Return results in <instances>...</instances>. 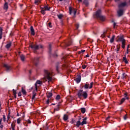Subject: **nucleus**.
Instances as JSON below:
<instances>
[{
  "label": "nucleus",
  "instance_id": "f257e3e1",
  "mask_svg": "<svg viewBox=\"0 0 130 130\" xmlns=\"http://www.w3.org/2000/svg\"><path fill=\"white\" fill-rule=\"evenodd\" d=\"M101 10L99 9L96 11L95 16L96 18H97V19H99L100 20H101V21H102V22H103L105 21V17L101 15Z\"/></svg>",
  "mask_w": 130,
  "mask_h": 130
},
{
  "label": "nucleus",
  "instance_id": "f03ea898",
  "mask_svg": "<svg viewBox=\"0 0 130 130\" xmlns=\"http://www.w3.org/2000/svg\"><path fill=\"white\" fill-rule=\"evenodd\" d=\"M61 67L66 68V64H61V62H57L56 64V71H57V73H59L60 70H62L61 69Z\"/></svg>",
  "mask_w": 130,
  "mask_h": 130
},
{
  "label": "nucleus",
  "instance_id": "7ed1b4c3",
  "mask_svg": "<svg viewBox=\"0 0 130 130\" xmlns=\"http://www.w3.org/2000/svg\"><path fill=\"white\" fill-rule=\"evenodd\" d=\"M94 84V82H91L90 84H89V82H86L84 83V85L82 86V88H84L85 90H87L88 89H92L93 88V84Z\"/></svg>",
  "mask_w": 130,
  "mask_h": 130
},
{
  "label": "nucleus",
  "instance_id": "20e7f679",
  "mask_svg": "<svg viewBox=\"0 0 130 130\" xmlns=\"http://www.w3.org/2000/svg\"><path fill=\"white\" fill-rule=\"evenodd\" d=\"M30 47L31 48V49H33L34 52H36V50H38V49H39V47L40 48H43V46H42V45H33L31 44L30 45Z\"/></svg>",
  "mask_w": 130,
  "mask_h": 130
},
{
  "label": "nucleus",
  "instance_id": "39448f33",
  "mask_svg": "<svg viewBox=\"0 0 130 130\" xmlns=\"http://www.w3.org/2000/svg\"><path fill=\"white\" fill-rule=\"evenodd\" d=\"M51 44H49L48 47L49 56L50 57H57V54H56V53L51 54Z\"/></svg>",
  "mask_w": 130,
  "mask_h": 130
},
{
  "label": "nucleus",
  "instance_id": "423d86ee",
  "mask_svg": "<svg viewBox=\"0 0 130 130\" xmlns=\"http://www.w3.org/2000/svg\"><path fill=\"white\" fill-rule=\"evenodd\" d=\"M47 97L48 98V100L46 101V104H49V102H52V100L50 99L51 97H52V93L47 92Z\"/></svg>",
  "mask_w": 130,
  "mask_h": 130
},
{
  "label": "nucleus",
  "instance_id": "0eeeda50",
  "mask_svg": "<svg viewBox=\"0 0 130 130\" xmlns=\"http://www.w3.org/2000/svg\"><path fill=\"white\" fill-rule=\"evenodd\" d=\"M44 73L46 77L48 80L49 82L52 81V77L50 76V73L47 70H44Z\"/></svg>",
  "mask_w": 130,
  "mask_h": 130
},
{
  "label": "nucleus",
  "instance_id": "6e6552de",
  "mask_svg": "<svg viewBox=\"0 0 130 130\" xmlns=\"http://www.w3.org/2000/svg\"><path fill=\"white\" fill-rule=\"evenodd\" d=\"M4 68H5L6 72L9 73V72H11L12 71V67L9 66L8 64H4Z\"/></svg>",
  "mask_w": 130,
  "mask_h": 130
},
{
  "label": "nucleus",
  "instance_id": "1a4fd4ad",
  "mask_svg": "<svg viewBox=\"0 0 130 130\" xmlns=\"http://www.w3.org/2000/svg\"><path fill=\"white\" fill-rule=\"evenodd\" d=\"M69 12H70V15H72V13H74V16H76V14H77V9H73L72 7H69Z\"/></svg>",
  "mask_w": 130,
  "mask_h": 130
},
{
  "label": "nucleus",
  "instance_id": "9d476101",
  "mask_svg": "<svg viewBox=\"0 0 130 130\" xmlns=\"http://www.w3.org/2000/svg\"><path fill=\"white\" fill-rule=\"evenodd\" d=\"M127 6V3H126V2H124L121 3L120 4L118 5V8H124L125 7Z\"/></svg>",
  "mask_w": 130,
  "mask_h": 130
},
{
  "label": "nucleus",
  "instance_id": "9b49d317",
  "mask_svg": "<svg viewBox=\"0 0 130 130\" xmlns=\"http://www.w3.org/2000/svg\"><path fill=\"white\" fill-rule=\"evenodd\" d=\"M117 42H123V41H125V39L123 38V36H118Z\"/></svg>",
  "mask_w": 130,
  "mask_h": 130
},
{
  "label": "nucleus",
  "instance_id": "f8f14e48",
  "mask_svg": "<svg viewBox=\"0 0 130 130\" xmlns=\"http://www.w3.org/2000/svg\"><path fill=\"white\" fill-rule=\"evenodd\" d=\"M81 80H82L81 75L78 74L77 78L75 79V81H76L77 84H79L81 82Z\"/></svg>",
  "mask_w": 130,
  "mask_h": 130
},
{
  "label": "nucleus",
  "instance_id": "ddd939ff",
  "mask_svg": "<svg viewBox=\"0 0 130 130\" xmlns=\"http://www.w3.org/2000/svg\"><path fill=\"white\" fill-rule=\"evenodd\" d=\"M32 61L34 63H35L36 67H37V66H38V63H39V58H35L34 59H33Z\"/></svg>",
  "mask_w": 130,
  "mask_h": 130
},
{
  "label": "nucleus",
  "instance_id": "4468645a",
  "mask_svg": "<svg viewBox=\"0 0 130 130\" xmlns=\"http://www.w3.org/2000/svg\"><path fill=\"white\" fill-rule=\"evenodd\" d=\"M73 43V41L69 40L68 42H66L64 43V45L65 47H68V46H70V45H72Z\"/></svg>",
  "mask_w": 130,
  "mask_h": 130
},
{
  "label": "nucleus",
  "instance_id": "2eb2a0df",
  "mask_svg": "<svg viewBox=\"0 0 130 130\" xmlns=\"http://www.w3.org/2000/svg\"><path fill=\"white\" fill-rule=\"evenodd\" d=\"M84 91H83V90L80 89L78 91V93H77V96L78 97V98H80V99H81V98H82V95H83V92Z\"/></svg>",
  "mask_w": 130,
  "mask_h": 130
},
{
  "label": "nucleus",
  "instance_id": "dca6fc26",
  "mask_svg": "<svg viewBox=\"0 0 130 130\" xmlns=\"http://www.w3.org/2000/svg\"><path fill=\"white\" fill-rule=\"evenodd\" d=\"M74 125H76L77 127H80V126L82 125V123H81V118H79V120L76 122V124L74 123Z\"/></svg>",
  "mask_w": 130,
  "mask_h": 130
},
{
  "label": "nucleus",
  "instance_id": "f3484780",
  "mask_svg": "<svg viewBox=\"0 0 130 130\" xmlns=\"http://www.w3.org/2000/svg\"><path fill=\"white\" fill-rule=\"evenodd\" d=\"M118 16V17H121L123 15V10L122 9H119L117 11Z\"/></svg>",
  "mask_w": 130,
  "mask_h": 130
},
{
  "label": "nucleus",
  "instance_id": "a211bd4d",
  "mask_svg": "<svg viewBox=\"0 0 130 130\" xmlns=\"http://www.w3.org/2000/svg\"><path fill=\"white\" fill-rule=\"evenodd\" d=\"M3 9H4V10H5L6 11V12H7V11H8V10L9 9V5L8 4V2L5 3Z\"/></svg>",
  "mask_w": 130,
  "mask_h": 130
},
{
  "label": "nucleus",
  "instance_id": "6ab92c4d",
  "mask_svg": "<svg viewBox=\"0 0 130 130\" xmlns=\"http://www.w3.org/2000/svg\"><path fill=\"white\" fill-rule=\"evenodd\" d=\"M11 46H12V42H7V44L5 46L6 48H7V49H9Z\"/></svg>",
  "mask_w": 130,
  "mask_h": 130
},
{
  "label": "nucleus",
  "instance_id": "aec40b11",
  "mask_svg": "<svg viewBox=\"0 0 130 130\" xmlns=\"http://www.w3.org/2000/svg\"><path fill=\"white\" fill-rule=\"evenodd\" d=\"M126 78H127V75H126L125 73H123L122 74V76L121 77V79L123 81H125V79H126Z\"/></svg>",
  "mask_w": 130,
  "mask_h": 130
},
{
  "label": "nucleus",
  "instance_id": "412c9836",
  "mask_svg": "<svg viewBox=\"0 0 130 130\" xmlns=\"http://www.w3.org/2000/svg\"><path fill=\"white\" fill-rule=\"evenodd\" d=\"M82 96L83 97L84 99H87V98H88V93H87V91H83Z\"/></svg>",
  "mask_w": 130,
  "mask_h": 130
},
{
  "label": "nucleus",
  "instance_id": "4be33fe9",
  "mask_svg": "<svg viewBox=\"0 0 130 130\" xmlns=\"http://www.w3.org/2000/svg\"><path fill=\"white\" fill-rule=\"evenodd\" d=\"M30 34L31 35H32V36L35 35V30H34V28L32 26H30Z\"/></svg>",
  "mask_w": 130,
  "mask_h": 130
},
{
  "label": "nucleus",
  "instance_id": "5701e85b",
  "mask_svg": "<svg viewBox=\"0 0 130 130\" xmlns=\"http://www.w3.org/2000/svg\"><path fill=\"white\" fill-rule=\"evenodd\" d=\"M42 84V82H41V81L40 80H37L36 83L35 84L36 90L37 91V84L38 85H41Z\"/></svg>",
  "mask_w": 130,
  "mask_h": 130
},
{
  "label": "nucleus",
  "instance_id": "b1692460",
  "mask_svg": "<svg viewBox=\"0 0 130 130\" xmlns=\"http://www.w3.org/2000/svg\"><path fill=\"white\" fill-rule=\"evenodd\" d=\"M122 60L126 64H127V63H128V61H127V59H126V55H124V57H123Z\"/></svg>",
  "mask_w": 130,
  "mask_h": 130
},
{
  "label": "nucleus",
  "instance_id": "393cba45",
  "mask_svg": "<svg viewBox=\"0 0 130 130\" xmlns=\"http://www.w3.org/2000/svg\"><path fill=\"white\" fill-rule=\"evenodd\" d=\"M87 117H85L83 119L82 122H81V125H84V124H87Z\"/></svg>",
  "mask_w": 130,
  "mask_h": 130
},
{
  "label": "nucleus",
  "instance_id": "a878e982",
  "mask_svg": "<svg viewBox=\"0 0 130 130\" xmlns=\"http://www.w3.org/2000/svg\"><path fill=\"white\" fill-rule=\"evenodd\" d=\"M63 119L64 121H67L69 119V116L67 114H64Z\"/></svg>",
  "mask_w": 130,
  "mask_h": 130
},
{
  "label": "nucleus",
  "instance_id": "bb28decb",
  "mask_svg": "<svg viewBox=\"0 0 130 130\" xmlns=\"http://www.w3.org/2000/svg\"><path fill=\"white\" fill-rule=\"evenodd\" d=\"M12 91H13V95L14 96V98L16 99V98H17V90L13 89Z\"/></svg>",
  "mask_w": 130,
  "mask_h": 130
},
{
  "label": "nucleus",
  "instance_id": "cd10ccee",
  "mask_svg": "<svg viewBox=\"0 0 130 130\" xmlns=\"http://www.w3.org/2000/svg\"><path fill=\"white\" fill-rule=\"evenodd\" d=\"M60 106V105H59V104H58L57 105L56 108L54 109V112H55V111H59Z\"/></svg>",
  "mask_w": 130,
  "mask_h": 130
},
{
  "label": "nucleus",
  "instance_id": "c85d7f7f",
  "mask_svg": "<svg viewBox=\"0 0 130 130\" xmlns=\"http://www.w3.org/2000/svg\"><path fill=\"white\" fill-rule=\"evenodd\" d=\"M115 38V36L113 35L111 39L110 40V43H113V42H114V39Z\"/></svg>",
  "mask_w": 130,
  "mask_h": 130
},
{
  "label": "nucleus",
  "instance_id": "c756f323",
  "mask_svg": "<svg viewBox=\"0 0 130 130\" xmlns=\"http://www.w3.org/2000/svg\"><path fill=\"white\" fill-rule=\"evenodd\" d=\"M25 58H26V57L23 54L20 55V59L22 61H25Z\"/></svg>",
  "mask_w": 130,
  "mask_h": 130
},
{
  "label": "nucleus",
  "instance_id": "7c9ffc66",
  "mask_svg": "<svg viewBox=\"0 0 130 130\" xmlns=\"http://www.w3.org/2000/svg\"><path fill=\"white\" fill-rule=\"evenodd\" d=\"M83 4L86 6L88 7L89 6V2L88 0H84Z\"/></svg>",
  "mask_w": 130,
  "mask_h": 130
},
{
  "label": "nucleus",
  "instance_id": "2f4dec72",
  "mask_svg": "<svg viewBox=\"0 0 130 130\" xmlns=\"http://www.w3.org/2000/svg\"><path fill=\"white\" fill-rule=\"evenodd\" d=\"M122 48L123 49L125 48V41L122 42Z\"/></svg>",
  "mask_w": 130,
  "mask_h": 130
},
{
  "label": "nucleus",
  "instance_id": "473e14b6",
  "mask_svg": "<svg viewBox=\"0 0 130 130\" xmlns=\"http://www.w3.org/2000/svg\"><path fill=\"white\" fill-rule=\"evenodd\" d=\"M44 8L45 9V11H50V7H48V6H45L44 7Z\"/></svg>",
  "mask_w": 130,
  "mask_h": 130
},
{
  "label": "nucleus",
  "instance_id": "72a5a7b5",
  "mask_svg": "<svg viewBox=\"0 0 130 130\" xmlns=\"http://www.w3.org/2000/svg\"><path fill=\"white\" fill-rule=\"evenodd\" d=\"M21 92L23 93V95H26V94H27V92H26V90L24 89V88L23 87H22Z\"/></svg>",
  "mask_w": 130,
  "mask_h": 130
},
{
  "label": "nucleus",
  "instance_id": "f704fd0d",
  "mask_svg": "<svg viewBox=\"0 0 130 130\" xmlns=\"http://www.w3.org/2000/svg\"><path fill=\"white\" fill-rule=\"evenodd\" d=\"M80 110H81L82 113H83V114H84V113H85V112H86V108H81L80 109Z\"/></svg>",
  "mask_w": 130,
  "mask_h": 130
},
{
  "label": "nucleus",
  "instance_id": "c9c22d12",
  "mask_svg": "<svg viewBox=\"0 0 130 130\" xmlns=\"http://www.w3.org/2000/svg\"><path fill=\"white\" fill-rule=\"evenodd\" d=\"M107 33V31L104 32L103 34H102L101 35V37H102V38H105V37H106V36Z\"/></svg>",
  "mask_w": 130,
  "mask_h": 130
},
{
  "label": "nucleus",
  "instance_id": "e433bc0d",
  "mask_svg": "<svg viewBox=\"0 0 130 130\" xmlns=\"http://www.w3.org/2000/svg\"><path fill=\"white\" fill-rule=\"evenodd\" d=\"M116 47H117V53H118V51H119V49H120V45H117Z\"/></svg>",
  "mask_w": 130,
  "mask_h": 130
},
{
  "label": "nucleus",
  "instance_id": "4c0bfd02",
  "mask_svg": "<svg viewBox=\"0 0 130 130\" xmlns=\"http://www.w3.org/2000/svg\"><path fill=\"white\" fill-rule=\"evenodd\" d=\"M55 99L57 101H58L60 99V95L59 94L57 95V96L55 98Z\"/></svg>",
  "mask_w": 130,
  "mask_h": 130
},
{
  "label": "nucleus",
  "instance_id": "58836bf2",
  "mask_svg": "<svg viewBox=\"0 0 130 130\" xmlns=\"http://www.w3.org/2000/svg\"><path fill=\"white\" fill-rule=\"evenodd\" d=\"M39 3H40V1H39V0H35V5H39Z\"/></svg>",
  "mask_w": 130,
  "mask_h": 130
},
{
  "label": "nucleus",
  "instance_id": "ea45409f",
  "mask_svg": "<svg viewBox=\"0 0 130 130\" xmlns=\"http://www.w3.org/2000/svg\"><path fill=\"white\" fill-rule=\"evenodd\" d=\"M57 16L58 19H61V18H62V17H63V15H62L61 14L57 15Z\"/></svg>",
  "mask_w": 130,
  "mask_h": 130
},
{
  "label": "nucleus",
  "instance_id": "a19ab883",
  "mask_svg": "<svg viewBox=\"0 0 130 130\" xmlns=\"http://www.w3.org/2000/svg\"><path fill=\"white\" fill-rule=\"evenodd\" d=\"M124 101H125V98H122V99L121 100L120 104H122V103H123Z\"/></svg>",
  "mask_w": 130,
  "mask_h": 130
},
{
  "label": "nucleus",
  "instance_id": "79ce46f5",
  "mask_svg": "<svg viewBox=\"0 0 130 130\" xmlns=\"http://www.w3.org/2000/svg\"><path fill=\"white\" fill-rule=\"evenodd\" d=\"M17 122L18 124H20V123L21 122V118H19L17 119Z\"/></svg>",
  "mask_w": 130,
  "mask_h": 130
},
{
  "label": "nucleus",
  "instance_id": "37998d69",
  "mask_svg": "<svg viewBox=\"0 0 130 130\" xmlns=\"http://www.w3.org/2000/svg\"><path fill=\"white\" fill-rule=\"evenodd\" d=\"M10 113H8V115L7 116V122L9 121V120H10V118H11V116L10 115Z\"/></svg>",
  "mask_w": 130,
  "mask_h": 130
},
{
  "label": "nucleus",
  "instance_id": "c03bdc74",
  "mask_svg": "<svg viewBox=\"0 0 130 130\" xmlns=\"http://www.w3.org/2000/svg\"><path fill=\"white\" fill-rule=\"evenodd\" d=\"M3 28L0 27V35L3 36Z\"/></svg>",
  "mask_w": 130,
  "mask_h": 130
},
{
  "label": "nucleus",
  "instance_id": "a18cd8bd",
  "mask_svg": "<svg viewBox=\"0 0 130 130\" xmlns=\"http://www.w3.org/2000/svg\"><path fill=\"white\" fill-rule=\"evenodd\" d=\"M127 114H126L124 116H123V119L124 120H126V119H127Z\"/></svg>",
  "mask_w": 130,
  "mask_h": 130
},
{
  "label": "nucleus",
  "instance_id": "49530a36",
  "mask_svg": "<svg viewBox=\"0 0 130 130\" xmlns=\"http://www.w3.org/2000/svg\"><path fill=\"white\" fill-rule=\"evenodd\" d=\"M70 122L73 124L76 122V120H74V118H72V121Z\"/></svg>",
  "mask_w": 130,
  "mask_h": 130
},
{
  "label": "nucleus",
  "instance_id": "de8ad7c7",
  "mask_svg": "<svg viewBox=\"0 0 130 130\" xmlns=\"http://www.w3.org/2000/svg\"><path fill=\"white\" fill-rule=\"evenodd\" d=\"M75 26H76V30H78V29H79V27H80V25L79 24H76Z\"/></svg>",
  "mask_w": 130,
  "mask_h": 130
},
{
  "label": "nucleus",
  "instance_id": "09e8293b",
  "mask_svg": "<svg viewBox=\"0 0 130 130\" xmlns=\"http://www.w3.org/2000/svg\"><path fill=\"white\" fill-rule=\"evenodd\" d=\"M36 96V93L34 94L32 98H31L32 100H34V99H35Z\"/></svg>",
  "mask_w": 130,
  "mask_h": 130
},
{
  "label": "nucleus",
  "instance_id": "8fccbe9b",
  "mask_svg": "<svg viewBox=\"0 0 130 130\" xmlns=\"http://www.w3.org/2000/svg\"><path fill=\"white\" fill-rule=\"evenodd\" d=\"M15 124H14V122L12 123V124H11V127H12V129L13 128H15Z\"/></svg>",
  "mask_w": 130,
  "mask_h": 130
},
{
  "label": "nucleus",
  "instance_id": "3c124183",
  "mask_svg": "<svg viewBox=\"0 0 130 130\" xmlns=\"http://www.w3.org/2000/svg\"><path fill=\"white\" fill-rule=\"evenodd\" d=\"M86 68H87V66H86V65H82V69H83V70H85V69H86Z\"/></svg>",
  "mask_w": 130,
  "mask_h": 130
},
{
  "label": "nucleus",
  "instance_id": "603ef678",
  "mask_svg": "<svg viewBox=\"0 0 130 130\" xmlns=\"http://www.w3.org/2000/svg\"><path fill=\"white\" fill-rule=\"evenodd\" d=\"M6 115H3V121H4V122H6Z\"/></svg>",
  "mask_w": 130,
  "mask_h": 130
},
{
  "label": "nucleus",
  "instance_id": "864d4df0",
  "mask_svg": "<svg viewBox=\"0 0 130 130\" xmlns=\"http://www.w3.org/2000/svg\"><path fill=\"white\" fill-rule=\"evenodd\" d=\"M48 26L50 28H52V25H51V22L48 23Z\"/></svg>",
  "mask_w": 130,
  "mask_h": 130
},
{
  "label": "nucleus",
  "instance_id": "5fc2aeb1",
  "mask_svg": "<svg viewBox=\"0 0 130 130\" xmlns=\"http://www.w3.org/2000/svg\"><path fill=\"white\" fill-rule=\"evenodd\" d=\"M41 12L43 15H45V10H41Z\"/></svg>",
  "mask_w": 130,
  "mask_h": 130
},
{
  "label": "nucleus",
  "instance_id": "6e6d98bb",
  "mask_svg": "<svg viewBox=\"0 0 130 130\" xmlns=\"http://www.w3.org/2000/svg\"><path fill=\"white\" fill-rule=\"evenodd\" d=\"M18 97H21V96H22V93L21 92H19L18 93Z\"/></svg>",
  "mask_w": 130,
  "mask_h": 130
},
{
  "label": "nucleus",
  "instance_id": "4d7b16f0",
  "mask_svg": "<svg viewBox=\"0 0 130 130\" xmlns=\"http://www.w3.org/2000/svg\"><path fill=\"white\" fill-rule=\"evenodd\" d=\"M125 98V100L126 99V100H128V99H129V98H128V96H124V98Z\"/></svg>",
  "mask_w": 130,
  "mask_h": 130
},
{
  "label": "nucleus",
  "instance_id": "13d9d810",
  "mask_svg": "<svg viewBox=\"0 0 130 130\" xmlns=\"http://www.w3.org/2000/svg\"><path fill=\"white\" fill-rule=\"evenodd\" d=\"M24 126H28V123L26 122L23 123Z\"/></svg>",
  "mask_w": 130,
  "mask_h": 130
},
{
  "label": "nucleus",
  "instance_id": "bf43d9fd",
  "mask_svg": "<svg viewBox=\"0 0 130 130\" xmlns=\"http://www.w3.org/2000/svg\"><path fill=\"white\" fill-rule=\"evenodd\" d=\"M27 123L30 124L31 123V120L28 119L27 121Z\"/></svg>",
  "mask_w": 130,
  "mask_h": 130
},
{
  "label": "nucleus",
  "instance_id": "052dcab7",
  "mask_svg": "<svg viewBox=\"0 0 130 130\" xmlns=\"http://www.w3.org/2000/svg\"><path fill=\"white\" fill-rule=\"evenodd\" d=\"M115 26H116V23L114 22V23H113V27H114V28H115Z\"/></svg>",
  "mask_w": 130,
  "mask_h": 130
},
{
  "label": "nucleus",
  "instance_id": "680f3d73",
  "mask_svg": "<svg viewBox=\"0 0 130 130\" xmlns=\"http://www.w3.org/2000/svg\"><path fill=\"white\" fill-rule=\"evenodd\" d=\"M81 51L82 54L83 55V52H85V50H81Z\"/></svg>",
  "mask_w": 130,
  "mask_h": 130
},
{
  "label": "nucleus",
  "instance_id": "e2e57ef3",
  "mask_svg": "<svg viewBox=\"0 0 130 130\" xmlns=\"http://www.w3.org/2000/svg\"><path fill=\"white\" fill-rule=\"evenodd\" d=\"M124 96L125 97V96H127V92H125L124 94Z\"/></svg>",
  "mask_w": 130,
  "mask_h": 130
},
{
  "label": "nucleus",
  "instance_id": "0e129e2a",
  "mask_svg": "<svg viewBox=\"0 0 130 130\" xmlns=\"http://www.w3.org/2000/svg\"><path fill=\"white\" fill-rule=\"evenodd\" d=\"M0 127H1V128H4V125L1 124V125H0Z\"/></svg>",
  "mask_w": 130,
  "mask_h": 130
},
{
  "label": "nucleus",
  "instance_id": "69168bd1",
  "mask_svg": "<svg viewBox=\"0 0 130 130\" xmlns=\"http://www.w3.org/2000/svg\"><path fill=\"white\" fill-rule=\"evenodd\" d=\"M126 54H128V50H127V51L125 52V55H126Z\"/></svg>",
  "mask_w": 130,
  "mask_h": 130
},
{
  "label": "nucleus",
  "instance_id": "338daca9",
  "mask_svg": "<svg viewBox=\"0 0 130 130\" xmlns=\"http://www.w3.org/2000/svg\"><path fill=\"white\" fill-rule=\"evenodd\" d=\"M110 118V116L106 118V120H109Z\"/></svg>",
  "mask_w": 130,
  "mask_h": 130
},
{
  "label": "nucleus",
  "instance_id": "774afa93",
  "mask_svg": "<svg viewBox=\"0 0 130 130\" xmlns=\"http://www.w3.org/2000/svg\"><path fill=\"white\" fill-rule=\"evenodd\" d=\"M29 74L30 75H31V74H32V70H29Z\"/></svg>",
  "mask_w": 130,
  "mask_h": 130
}]
</instances>
